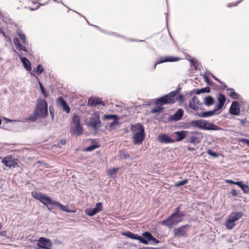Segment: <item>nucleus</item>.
Masks as SVG:
<instances>
[{
	"mask_svg": "<svg viewBox=\"0 0 249 249\" xmlns=\"http://www.w3.org/2000/svg\"><path fill=\"white\" fill-rule=\"evenodd\" d=\"M179 90L172 91L160 98L155 99V103L156 105L163 106L167 104H172L177 101L179 103L184 102V96L182 94H178Z\"/></svg>",
	"mask_w": 249,
	"mask_h": 249,
	"instance_id": "f257e3e1",
	"label": "nucleus"
},
{
	"mask_svg": "<svg viewBox=\"0 0 249 249\" xmlns=\"http://www.w3.org/2000/svg\"><path fill=\"white\" fill-rule=\"evenodd\" d=\"M180 206L175 209L174 212L167 218L163 220L161 224L169 228L181 222L185 215L184 212L180 211Z\"/></svg>",
	"mask_w": 249,
	"mask_h": 249,
	"instance_id": "f03ea898",
	"label": "nucleus"
},
{
	"mask_svg": "<svg viewBox=\"0 0 249 249\" xmlns=\"http://www.w3.org/2000/svg\"><path fill=\"white\" fill-rule=\"evenodd\" d=\"M34 110L42 118H46L48 115V104L45 100L38 99Z\"/></svg>",
	"mask_w": 249,
	"mask_h": 249,
	"instance_id": "7ed1b4c3",
	"label": "nucleus"
},
{
	"mask_svg": "<svg viewBox=\"0 0 249 249\" xmlns=\"http://www.w3.org/2000/svg\"><path fill=\"white\" fill-rule=\"evenodd\" d=\"M17 34L24 45H22L20 43L19 39L18 38H14L13 39V42L16 46V49L18 50L23 51L26 53H28L29 48L26 47V46L29 45V43L26 38L25 36L20 32H18Z\"/></svg>",
	"mask_w": 249,
	"mask_h": 249,
	"instance_id": "20e7f679",
	"label": "nucleus"
},
{
	"mask_svg": "<svg viewBox=\"0 0 249 249\" xmlns=\"http://www.w3.org/2000/svg\"><path fill=\"white\" fill-rule=\"evenodd\" d=\"M132 127L138 130L133 135L134 143L135 144H140L142 142L145 137L144 127L140 123L132 125Z\"/></svg>",
	"mask_w": 249,
	"mask_h": 249,
	"instance_id": "39448f33",
	"label": "nucleus"
},
{
	"mask_svg": "<svg viewBox=\"0 0 249 249\" xmlns=\"http://www.w3.org/2000/svg\"><path fill=\"white\" fill-rule=\"evenodd\" d=\"M71 131L76 136H80L83 133V127L80 124V119L78 116H74L72 118Z\"/></svg>",
	"mask_w": 249,
	"mask_h": 249,
	"instance_id": "423d86ee",
	"label": "nucleus"
},
{
	"mask_svg": "<svg viewBox=\"0 0 249 249\" xmlns=\"http://www.w3.org/2000/svg\"><path fill=\"white\" fill-rule=\"evenodd\" d=\"M32 196L34 198L40 200L44 205L48 207L49 205L53 204L55 205L57 201L51 199L49 196H46L42 193L37 192H32Z\"/></svg>",
	"mask_w": 249,
	"mask_h": 249,
	"instance_id": "0eeeda50",
	"label": "nucleus"
},
{
	"mask_svg": "<svg viewBox=\"0 0 249 249\" xmlns=\"http://www.w3.org/2000/svg\"><path fill=\"white\" fill-rule=\"evenodd\" d=\"M88 125L93 128L95 131L98 130L101 127L102 123L100 120L99 114L98 112H95L91 115Z\"/></svg>",
	"mask_w": 249,
	"mask_h": 249,
	"instance_id": "6e6552de",
	"label": "nucleus"
},
{
	"mask_svg": "<svg viewBox=\"0 0 249 249\" xmlns=\"http://www.w3.org/2000/svg\"><path fill=\"white\" fill-rule=\"evenodd\" d=\"M53 244L51 240L45 237H40L37 243V249H50Z\"/></svg>",
	"mask_w": 249,
	"mask_h": 249,
	"instance_id": "1a4fd4ad",
	"label": "nucleus"
},
{
	"mask_svg": "<svg viewBox=\"0 0 249 249\" xmlns=\"http://www.w3.org/2000/svg\"><path fill=\"white\" fill-rule=\"evenodd\" d=\"M189 227H190V226L189 224H187L178 228H175L174 230L175 236L178 238L186 236L188 231L187 228Z\"/></svg>",
	"mask_w": 249,
	"mask_h": 249,
	"instance_id": "9d476101",
	"label": "nucleus"
},
{
	"mask_svg": "<svg viewBox=\"0 0 249 249\" xmlns=\"http://www.w3.org/2000/svg\"><path fill=\"white\" fill-rule=\"evenodd\" d=\"M103 209V204L101 202H98L93 209H87L85 211L86 213L90 216H92L102 211Z\"/></svg>",
	"mask_w": 249,
	"mask_h": 249,
	"instance_id": "9b49d317",
	"label": "nucleus"
},
{
	"mask_svg": "<svg viewBox=\"0 0 249 249\" xmlns=\"http://www.w3.org/2000/svg\"><path fill=\"white\" fill-rule=\"evenodd\" d=\"M180 59V58L178 57H174L171 56H165L161 57L155 63L154 66V69L156 68V66L158 64L168 62H176L179 61Z\"/></svg>",
	"mask_w": 249,
	"mask_h": 249,
	"instance_id": "f8f14e48",
	"label": "nucleus"
},
{
	"mask_svg": "<svg viewBox=\"0 0 249 249\" xmlns=\"http://www.w3.org/2000/svg\"><path fill=\"white\" fill-rule=\"evenodd\" d=\"M202 129L206 130H222V128L218 125L204 120Z\"/></svg>",
	"mask_w": 249,
	"mask_h": 249,
	"instance_id": "ddd939ff",
	"label": "nucleus"
},
{
	"mask_svg": "<svg viewBox=\"0 0 249 249\" xmlns=\"http://www.w3.org/2000/svg\"><path fill=\"white\" fill-rule=\"evenodd\" d=\"M2 162L7 167L15 168L18 166L17 162L11 157L7 156L3 159Z\"/></svg>",
	"mask_w": 249,
	"mask_h": 249,
	"instance_id": "4468645a",
	"label": "nucleus"
},
{
	"mask_svg": "<svg viewBox=\"0 0 249 249\" xmlns=\"http://www.w3.org/2000/svg\"><path fill=\"white\" fill-rule=\"evenodd\" d=\"M201 103L198 98L195 96L189 101V107L194 110H197Z\"/></svg>",
	"mask_w": 249,
	"mask_h": 249,
	"instance_id": "2eb2a0df",
	"label": "nucleus"
},
{
	"mask_svg": "<svg viewBox=\"0 0 249 249\" xmlns=\"http://www.w3.org/2000/svg\"><path fill=\"white\" fill-rule=\"evenodd\" d=\"M122 234L131 239L138 240L142 243H146V241L143 239V237L137 234H135L130 231H127L123 232Z\"/></svg>",
	"mask_w": 249,
	"mask_h": 249,
	"instance_id": "dca6fc26",
	"label": "nucleus"
},
{
	"mask_svg": "<svg viewBox=\"0 0 249 249\" xmlns=\"http://www.w3.org/2000/svg\"><path fill=\"white\" fill-rule=\"evenodd\" d=\"M239 104L237 101H233L230 107L229 112L233 115H238L240 114Z\"/></svg>",
	"mask_w": 249,
	"mask_h": 249,
	"instance_id": "f3484780",
	"label": "nucleus"
},
{
	"mask_svg": "<svg viewBox=\"0 0 249 249\" xmlns=\"http://www.w3.org/2000/svg\"><path fill=\"white\" fill-rule=\"evenodd\" d=\"M98 105L105 106L104 103L102 101L101 98L98 97H90L89 99L88 105L91 107H95Z\"/></svg>",
	"mask_w": 249,
	"mask_h": 249,
	"instance_id": "a211bd4d",
	"label": "nucleus"
},
{
	"mask_svg": "<svg viewBox=\"0 0 249 249\" xmlns=\"http://www.w3.org/2000/svg\"><path fill=\"white\" fill-rule=\"evenodd\" d=\"M218 104L215 106V107L218 110L221 109L224 105V104L226 101L225 96L222 94H219L217 97Z\"/></svg>",
	"mask_w": 249,
	"mask_h": 249,
	"instance_id": "6ab92c4d",
	"label": "nucleus"
},
{
	"mask_svg": "<svg viewBox=\"0 0 249 249\" xmlns=\"http://www.w3.org/2000/svg\"><path fill=\"white\" fill-rule=\"evenodd\" d=\"M184 111L182 109H178L176 112L171 116L170 120L171 121H177L180 120L183 116Z\"/></svg>",
	"mask_w": 249,
	"mask_h": 249,
	"instance_id": "aec40b11",
	"label": "nucleus"
},
{
	"mask_svg": "<svg viewBox=\"0 0 249 249\" xmlns=\"http://www.w3.org/2000/svg\"><path fill=\"white\" fill-rule=\"evenodd\" d=\"M17 53L18 54V55L23 64L24 68L27 71H30L32 70V67L31 64L29 60L26 57H21L19 54H18L17 52Z\"/></svg>",
	"mask_w": 249,
	"mask_h": 249,
	"instance_id": "412c9836",
	"label": "nucleus"
},
{
	"mask_svg": "<svg viewBox=\"0 0 249 249\" xmlns=\"http://www.w3.org/2000/svg\"><path fill=\"white\" fill-rule=\"evenodd\" d=\"M189 132L187 131H180L175 132V134L177 136V138L175 141L180 142L183 140L185 138L188 136Z\"/></svg>",
	"mask_w": 249,
	"mask_h": 249,
	"instance_id": "4be33fe9",
	"label": "nucleus"
},
{
	"mask_svg": "<svg viewBox=\"0 0 249 249\" xmlns=\"http://www.w3.org/2000/svg\"><path fill=\"white\" fill-rule=\"evenodd\" d=\"M58 103L62 107L63 110L66 111L67 113H69L70 111V108L68 105L66 101L62 97H59L57 99Z\"/></svg>",
	"mask_w": 249,
	"mask_h": 249,
	"instance_id": "5701e85b",
	"label": "nucleus"
},
{
	"mask_svg": "<svg viewBox=\"0 0 249 249\" xmlns=\"http://www.w3.org/2000/svg\"><path fill=\"white\" fill-rule=\"evenodd\" d=\"M158 140L160 142L165 143H172L175 142L174 140L171 139L165 134L160 135L159 136Z\"/></svg>",
	"mask_w": 249,
	"mask_h": 249,
	"instance_id": "b1692460",
	"label": "nucleus"
},
{
	"mask_svg": "<svg viewBox=\"0 0 249 249\" xmlns=\"http://www.w3.org/2000/svg\"><path fill=\"white\" fill-rule=\"evenodd\" d=\"M217 111H218V110L217 109H216V108L214 107L213 110L208 111L202 112L200 113L199 116L200 117H203V118L209 117H210V116H212L214 115L215 112Z\"/></svg>",
	"mask_w": 249,
	"mask_h": 249,
	"instance_id": "393cba45",
	"label": "nucleus"
},
{
	"mask_svg": "<svg viewBox=\"0 0 249 249\" xmlns=\"http://www.w3.org/2000/svg\"><path fill=\"white\" fill-rule=\"evenodd\" d=\"M227 93L228 95L234 99H238L240 97V95L235 92L232 88L227 89Z\"/></svg>",
	"mask_w": 249,
	"mask_h": 249,
	"instance_id": "a878e982",
	"label": "nucleus"
},
{
	"mask_svg": "<svg viewBox=\"0 0 249 249\" xmlns=\"http://www.w3.org/2000/svg\"><path fill=\"white\" fill-rule=\"evenodd\" d=\"M243 215V213L242 212L232 213L229 218L231 219L232 221L235 222L242 217Z\"/></svg>",
	"mask_w": 249,
	"mask_h": 249,
	"instance_id": "bb28decb",
	"label": "nucleus"
},
{
	"mask_svg": "<svg viewBox=\"0 0 249 249\" xmlns=\"http://www.w3.org/2000/svg\"><path fill=\"white\" fill-rule=\"evenodd\" d=\"M203 122L204 120L202 119L192 121L190 122V125L192 126L197 127L199 129H202Z\"/></svg>",
	"mask_w": 249,
	"mask_h": 249,
	"instance_id": "cd10ccee",
	"label": "nucleus"
},
{
	"mask_svg": "<svg viewBox=\"0 0 249 249\" xmlns=\"http://www.w3.org/2000/svg\"><path fill=\"white\" fill-rule=\"evenodd\" d=\"M236 185H238L245 194L249 193V186L244 184L242 181H236Z\"/></svg>",
	"mask_w": 249,
	"mask_h": 249,
	"instance_id": "c85d7f7f",
	"label": "nucleus"
},
{
	"mask_svg": "<svg viewBox=\"0 0 249 249\" xmlns=\"http://www.w3.org/2000/svg\"><path fill=\"white\" fill-rule=\"evenodd\" d=\"M214 99L211 96H207L204 99V104L208 107L213 105L214 104Z\"/></svg>",
	"mask_w": 249,
	"mask_h": 249,
	"instance_id": "c756f323",
	"label": "nucleus"
},
{
	"mask_svg": "<svg viewBox=\"0 0 249 249\" xmlns=\"http://www.w3.org/2000/svg\"><path fill=\"white\" fill-rule=\"evenodd\" d=\"M142 237H143V239L146 242V243L143 244L144 245H147L148 244V242L151 240L153 235L150 232L146 231L142 233Z\"/></svg>",
	"mask_w": 249,
	"mask_h": 249,
	"instance_id": "7c9ffc66",
	"label": "nucleus"
},
{
	"mask_svg": "<svg viewBox=\"0 0 249 249\" xmlns=\"http://www.w3.org/2000/svg\"><path fill=\"white\" fill-rule=\"evenodd\" d=\"M39 116H40L38 113H36L34 110V113L29 116L26 120L28 121L35 122Z\"/></svg>",
	"mask_w": 249,
	"mask_h": 249,
	"instance_id": "2f4dec72",
	"label": "nucleus"
},
{
	"mask_svg": "<svg viewBox=\"0 0 249 249\" xmlns=\"http://www.w3.org/2000/svg\"><path fill=\"white\" fill-rule=\"evenodd\" d=\"M225 226L228 229H232L235 226V222L229 218L225 223Z\"/></svg>",
	"mask_w": 249,
	"mask_h": 249,
	"instance_id": "473e14b6",
	"label": "nucleus"
},
{
	"mask_svg": "<svg viewBox=\"0 0 249 249\" xmlns=\"http://www.w3.org/2000/svg\"><path fill=\"white\" fill-rule=\"evenodd\" d=\"M186 142H189L193 144L198 143L199 142L198 138L196 136H192L189 139L186 140Z\"/></svg>",
	"mask_w": 249,
	"mask_h": 249,
	"instance_id": "72a5a7b5",
	"label": "nucleus"
},
{
	"mask_svg": "<svg viewBox=\"0 0 249 249\" xmlns=\"http://www.w3.org/2000/svg\"><path fill=\"white\" fill-rule=\"evenodd\" d=\"M188 60L191 63V67H194L195 70H197L198 69L199 63L197 60L192 58L188 59Z\"/></svg>",
	"mask_w": 249,
	"mask_h": 249,
	"instance_id": "f704fd0d",
	"label": "nucleus"
},
{
	"mask_svg": "<svg viewBox=\"0 0 249 249\" xmlns=\"http://www.w3.org/2000/svg\"><path fill=\"white\" fill-rule=\"evenodd\" d=\"M210 91V88L209 87L201 88L200 89H196V93L197 94H200L202 93H209Z\"/></svg>",
	"mask_w": 249,
	"mask_h": 249,
	"instance_id": "c9c22d12",
	"label": "nucleus"
},
{
	"mask_svg": "<svg viewBox=\"0 0 249 249\" xmlns=\"http://www.w3.org/2000/svg\"><path fill=\"white\" fill-rule=\"evenodd\" d=\"M55 206L57 207H59L60 210L61 211H63L64 212H70V211H69L66 206H65L64 205H63L62 204H61V203H60L59 202H56V203H55Z\"/></svg>",
	"mask_w": 249,
	"mask_h": 249,
	"instance_id": "e433bc0d",
	"label": "nucleus"
},
{
	"mask_svg": "<svg viewBox=\"0 0 249 249\" xmlns=\"http://www.w3.org/2000/svg\"><path fill=\"white\" fill-rule=\"evenodd\" d=\"M44 71V68L41 64H39L35 70L36 73L37 75H40Z\"/></svg>",
	"mask_w": 249,
	"mask_h": 249,
	"instance_id": "4c0bfd02",
	"label": "nucleus"
},
{
	"mask_svg": "<svg viewBox=\"0 0 249 249\" xmlns=\"http://www.w3.org/2000/svg\"><path fill=\"white\" fill-rule=\"evenodd\" d=\"M163 107L160 106H158L151 110L150 112L154 114L156 113H160L163 109Z\"/></svg>",
	"mask_w": 249,
	"mask_h": 249,
	"instance_id": "58836bf2",
	"label": "nucleus"
},
{
	"mask_svg": "<svg viewBox=\"0 0 249 249\" xmlns=\"http://www.w3.org/2000/svg\"><path fill=\"white\" fill-rule=\"evenodd\" d=\"M188 182V180L187 179H183L181 181L176 182L175 183V186L178 187L184 185Z\"/></svg>",
	"mask_w": 249,
	"mask_h": 249,
	"instance_id": "ea45409f",
	"label": "nucleus"
},
{
	"mask_svg": "<svg viewBox=\"0 0 249 249\" xmlns=\"http://www.w3.org/2000/svg\"><path fill=\"white\" fill-rule=\"evenodd\" d=\"M98 147V145L97 144H92V145L86 147L85 148V151H88V152L92 151L93 150L95 149Z\"/></svg>",
	"mask_w": 249,
	"mask_h": 249,
	"instance_id": "a19ab883",
	"label": "nucleus"
},
{
	"mask_svg": "<svg viewBox=\"0 0 249 249\" xmlns=\"http://www.w3.org/2000/svg\"><path fill=\"white\" fill-rule=\"evenodd\" d=\"M119 124V122H118V118H117V119H114L113 122H112L110 124H109V127L111 129H113L114 128L115 126L117 125H118Z\"/></svg>",
	"mask_w": 249,
	"mask_h": 249,
	"instance_id": "79ce46f5",
	"label": "nucleus"
},
{
	"mask_svg": "<svg viewBox=\"0 0 249 249\" xmlns=\"http://www.w3.org/2000/svg\"><path fill=\"white\" fill-rule=\"evenodd\" d=\"M118 117L116 115H105L103 117V120L105 119H117Z\"/></svg>",
	"mask_w": 249,
	"mask_h": 249,
	"instance_id": "37998d69",
	"label": "nucleus"
},
{
	"mask_svg": "<svg viewBox=\"0 0 249 249\" xmlns=\"http://www.w3.org/2000/svg\"><path fill=\"white\" fill-rule=\"evenodd\" d=\"M118 170V168H113L109 169L108 171V175L110 177H112L114 174H115L117 172Z\"/></svg>",
	"mask_w": 249,
	"mask_h": 249,
	"instance_id": "c03bdc74",
	"label": "nucleus"
},
{
	"mask_svg": "<svg viewBox=\"0 0 249 249\" xmlns=\"http://www.w3.org/2000/svg\"><path fill=\"white\" fill-rule=\"evenodd\" d=\"M207 154L210 156H213V157H214V158H216V157H218V154L216 152H214L210 149H209L207 151Z\"/></svg>",
	"mask_w": 249,
	"mask_h": 249,
	"instance_id": "a18cd8bd",
	"label": "nucleus"
},
{
	"mask_svg": "<svg viewBox=\"0 0 249 249\" xmlns=\"http://www.w3.org/2000/svg\"><path fill=\"white\" fill-rule=\"evenodd\" d=\"M238 141L246 143L249 147V139L245 138H240L238 139Z\"/></svg>",
	"mask_w": 249,
	"mask_h": 249,
	"instance_id": "49530a36",
	"label": "nucleus"
},
{
	"mask_svg": "<svg viewBox=\"0 0 249 249\" xmlns=\"http://www.w3.org/2000/svg\"><path fill=\"white\" fill-rule=\"evenodd\" d=\"M39 87H40V89H41V91L42 93L44 95V96L45 97H46L47 95L46 94L45 89L43 85L42 84V83L40 81H39Z\"/></svg>",
	"mask_w": 249,
	"mask_h": 249,
	"instance_id": "de8ad7c7",
	"label": "nucleus"
},
{
	"mask_svg": "<svg viewBox=\"0 0 249 249\" xmlns=\"http://www.w3.org/2000/svg\"><path fill=\"white\" fill-rule=\"evenodd\" d=\"M243 0H240L238 1L235 2L233 3H229L227 4V7H231L232 6H236L238 4L241 2Z\"/></svg>",
	"mask_w": 249,
	"mask_h": 249,
	"instance_id": "09e8293b",
	"label": "nucleus"
},
{
	"mask_svg": "<svg viewBox=\"0 0 249 249\" xmlns=\"http://www.w3.org/2000/svg\"><path fill=\"white\" fill-rule=\"evenodd\" d=\"M66 143V140H61L59 142V143H58V146L60 148L62 146L65 145Z\"/></svg>",
	"mask_w": 249,
	"mask_h": 249,
	"instance_id": "8fccbe9b",
	"label": "nucleus"
},
{
	"mask_svg": "<svg viewBox=\"0 0 249 249\" xmlns=\"http://www.w3.org/2000/svg\"><path fill=\"white\" fill-rule=\"evenodd\" d=\"M205 82L209 85H211V82L208 76H204Z\"/></svg>",
	"mask_w": 249,
	"mask_h": 249,
	"instance_id": "3c124183",
	"label": "nucleus"
},
{
	"mask_svg": "<svg viewBox=\"0 0 249 249\" xmlns=\"http://www.w3.org/2000/svg\"><path fill=\"white\" fill-rule=\"evenodd\" d=\"M49 111H50V114L51 115L52 118L53 119L54 115H53V107H49Z\"/></svg>",
	"mask_w": 249,
	"mask_h": 249,
	"instance_id": "603ef678",
	"label": "nucleus"
},
{
	"mask_svg": "<svg viewBox=\"0 0 249 249\" xmlns=\"http://www.w3.org/2000/svg\"><path fill=\"white\" fill-rule=\"evenodd\" d=\"M231 194L232 195V196H237L238 195L236 190L234 189L231 191Z\"/></svg>",
	"mask_w": 249,
	"mask_h": 249,
	"instance_id": "864d4df0",
	"label": "nucleus"
},
{
	"mask_svg": "<svg viewBox=\"0 0 249 249\" xmlns=\"http://www.w3.org/2000/svg\"><path fill=\"white\" fill-rule=\"evenodd\" d=\"M151 241H153L155 244H158L160 242V241L159 240L157 239L156 238H155L153 236Z\"/></svg>",
	"mask_w": 249,
	"mask_h": 249,
	"instance_id": "5fc2aeb1",
	"label": "nucleus"
},
{
	"mask_svg": "<svg viewBox=\"0 0 249 249\" xmlns=\"http://www.w3.org/2000/svg\"><path fill=\"white\" fill-rule=\"evenodd\" d=\"M122 157L125 159H129L130 158V155L127 154V153H124L123 155H122Z\"/></svg>",
	"mask_w": 249,
	"mask_h": 249,
	"instance_id": "6e6d98bb",
	"label": "nucleus"
},
{
	"mask_svg": "<svg viewBox=\"0 0 249 249\" xmlns=\"http://www.w3.org/2000/svg\"><path fill=\"white\" fill-rule=\"evenodd\" d=\"M212 77L215 80H216L219 83H222V82L219 79H218L217 77H216L213 74H212Z\"/></svg>",
	"mask_w": 249,
	"mask_h": 249,
	"instance_id": "4d7b16f0",
	"label": "nucleus"
},
{
	"mask_svg": "<svg viewBox=\"0 0 249 249\" xmlns=\"http://www.w3.org/2000/svg\"><path fill=\"white\" fill-rule=\"evenodd\" d=\"M220 84H221V89H225L227 87V85L225 83H224L223 82H222V83H220Z\"/></svg>",
	"mask_w": 249,
	"mask_h": 249,
	"instance_id": "13d9d810",
	"label": "nucleus"
},
{
	"mask_svg": "<svg viewBox=\"0 0 249 249\" xmlns=\"http://www.w3.org/2000/svg\"><path fill=\"white\" fill-rule=\"evenodd\" d=\"M226 182L229 183L233 184H236V182H234V181L232 180H226Z\"/></svg>",
	"mask_w": 249,
	"mask_h": 249,
	"instance_id": "bf43d9fd",
	"label": "nucleus"
},
{
	"mask_svg": "<svg viewBox=\"0 0 249 249\" xmlns=\"http://www.w3.org/2000/svg\"><path fill=\"white\" fill-rule=\"evenodd\" d=\"M189 134H200L199 132H198V131H194V132H189Z\"/></svg>",
	"mask_w": 249,
	"mask_h": 249,
	"instance_id": "052dcab7",
	"label": "nucleus"
},
{
	"mask_svg": "<svg viewBox=\"0 0 249 249\" xmlns=\"http://www.w3.org/2000/svg\"><path fill=\"white\" fill-rule=\"evenodd\" d=\"M145 249H160L159 248H151V247H147Z\"/></svg>",
	"mask_w": 249,
	"mask_h": 249,
	"instance_id": "680f3d73",
	"label": "nucleus"
},
{
	"mask_svg": "<svg viewBox=\"0 0 249 249\" xmlns=\"http://www.w3.org/2000/svg\"><path fill=\"white\" fill-rule=\"evenodd\" d=\"M95 28H96L97 29L99 30H100L101 31V29H100V27H98V26H96V25H93Z\"/></svg>",
	"mask_w": 249,
	"mask_h": 249,
	"instance_id": "e2e57ef3",
	"label": "nucleus"
},
{
	"mask_svg": "<svg viewBox=\"0 0 249 249\" xmlns=\"http://www.w3.org/2000/svg\"><path fill=\"white\" fill-rule=\"evenodd\" d=\"M5 120H6L7 122H12V120H10V119H5Z\"/></svg>",
	"mask_w": 249,
	"mask_h": 249,
	"instance_id": "0e129e2a",
	"label": "nucleus"
},
{
	"mask_svg": "<svg viewBox=\"0 0 249 249\" xmlns=\"http://www.w3.org/2000/svg\"><path fill=\"white\" fill-rule=\"evenodd\" d=\"M111 35H113V36H117V34L116 33H112V34H111Z\"/></svg>",
	"mask_w": 249,
	"mask_h": 249,
	"instance_id": "69168bd1",
	"label": "nucleus"
},
{
	"mask_svg": "<svg viewBox=\"0 0 249 249\" xmlns=\"http://www.w3.org/2000/svg\"><path fill=\"white\" fill-rule=\"evenodd\" d=\"M54 1L56 2H59V1L58 0H53Z\"/></svg>",
	"mask_w": 249,
	"mask_h": 249,
	"instance_id": "338daca9",
	"label": "nucleus"
},
{
	"mask_svg": "<svg viewBox=\"0 0 249 249\" xmlns=\"http://www.w3.org/2000/svg\"><path fill=\"white\" fill-rule=\"evenodd\" d=\"M147 247H144L143 248H142V249H145V248H146Z\"/></svg>",
	"mask_w": 249,
	"mask_h": 249,
	"instance_id": "774afa93",
	"label": "nucleus"
}]
</instances>
